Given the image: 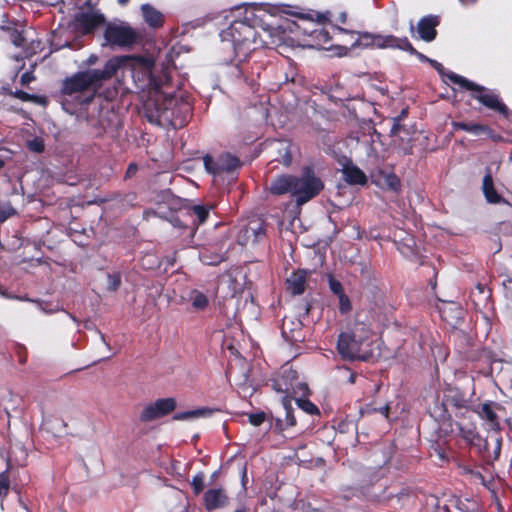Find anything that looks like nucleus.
<instances>
[{"label":"nucleus","mask_w":512,"mask_h":512,"mask_svg":"<svg viewBox=\"0 0 512 512\" xmlns=\"http://www.w3.org/2000/svg\"><path fill=\"white\" fill-rule=\"evenodd\" d=\"M416 134L414 126L401 125L396 131H394V127L390 129V136L393 137L395 148L404 156L413 153Z\"/></svg>","instance_id":"f8f14e48"},{"label":"nucleus","mask_w":512,"mask_h":512,"mask_svg":"<svg viewBox=\"0 0 512 512\" xmlns=\"http://www.w3.org/2000/svg\"><path fill=\"white\" fill-rule=\"evenodd\" d=\"M294 175L283 174L273 179L269 186L271 194L280 196L284 194H290L294 197Z\"/></svg>","instance_id":"f3484780"},{"label":"nucleus","mask_w":512,"mask_h":512,"mask_svg":"<svg viewBox=\"0 0 512 512\" xmlns=\"http://www.w3.org/2000/svg\"><path fill=\"white\" fill-rule=\"evenodd\" d=\"M272 145L275 153L272 162L289 166L292 162V143L289 140H275Z\"/></svg>","instance_id":"6ab92c4d"},{"label":"nucleus","mask_w":512,"mask_h":512,"mask_svg":"<svg viewBox=\"0 0 512 512\" xmlns=\"http://www.w3.org/2000/svg\"><path fill=\"white\" fill-rule=\"evenodd\" d=\"M14 352L18 358V362L21 365H24L27 362L28 359V352L24 345L16 344L14 348Z\"/></svg>","instance_id":"79ce46f5"},{"label":"nucleus","mask_w":512,"mask_h":512,"mask_svg":"<svg viewBox=\"0 0 512 512\" xmlns=\"http://www.w3.org/2000/svg\"><path fill=\"white\" fill-rule=\"evenodd\" d=\"M217 160L220 174L234 171L241 166L239 158L230 153L221 154Z\"/></svg>","instance_id":"cd10ccee"},{"label":"nucleus","mask_w":512,"mask_h":512,"mask_svg":"<svg viewBox=\"0 0 512 512\" xmlns=\"http://www.w3.org/2000/svg\"><path fill=\"white\" fill-rule=\"evenodd\" d=\"M118 4L121 5V6H125L129 0H117Z\"/></svg>","instance_id":"0e129e2a"},{"label":"nucleus","mask_w":512,"mask_h":512,"mask_svg":"<svg viewBox=\"0 0 512 512\" xmlns=\"http://www.w3.org/2000/svg\"><path fill=\"white\" fill-rule=\"evenodd\" d=\"M281 335L291 345L304 341L302 322L299 319L284 317L281 325Z\"/></svg>","instance_id":"4468645a"},{"label":"nucleus","mask_w":512,"mask_h":512,"mask_svg":"<svg viewBox=\"0 0 512 512\" xmlns=\"http://www.w3.org/2000/svg\"><path fill=\"white\" fill-rule=\"evenodd\" d=\"M136 199V194L135 193H128L125 195V200L128 201V202H132Z\"/></svg>","instance_id":"bf43d9fd"},{"label":"nucleus","mask_w":512,"mask_h":512,"mask_svg":"<svg viewBox=\"0 0 512 512\" xmlns=\"http://www.w3.org/2000/svg\"><path fill=\"white\" fill-rule=\"evenodd\" d=\"M271 388L275 392L283 394V397H293V384L288 377L284 375L271 379Z\"/></svg>","instance_id":"bb28decb"},{"label":"nucleus","mask_w":512,"mask_h":512,"mask_svg":"<svg viewBox=\"0 0 512 512\" xmlns=\"http://www.w3.org/2000/svg\"><path fill=\"white\" fill-rule=\"evenodd\" d=\"M440 24V17L427 15L422 17L417 24V32L421 40L432 42L437 37L436 27Z\"/></svg>","instance_id":"2eb2a0df"},{"label":"nucleus","mask_w":512,"mask_h":512,"mask_svg":"<svg viewBox=\"0 0 512 512\" xmlns=\"http://www.w3.org/2000/svg\"><path fill=\"white\" fill-rule=\"evenodd\" d=\"M345 372H347L349 374L348 376V382L350 384H354L356 382V378H357V374L355 372H352L350 369L348 368H345L344 369Z\"/></svg>","instance_id":"864d4df0"},{"label":"nucleus","mask_w":512,"mask_h":512,"mask_svg":"<svg viewBox=\"0 0 512 512\" xmlns=\"http://www.w3.org/2000/svg\"><path fill=\"white\" fill-rule=\"evenodd\" d=\"M220 36L223 42L231 43L235 58L240 62L246 60L260 46L255 27L246 20H234Z\"/></svg>","instance_id":"20e7f679"},{"label":"nucleus","mask_w":512,"mask_h":512,"mask_svg":"<svg viewBox=\"0 0 512 512\" xmlns=\"http://www.w3.org/2000/svg\"><path fill=\"white\" fill-rule=\"evenodd\" d=\"M213 413V410L209 408H198L195 410H189L184 412H178L173 415V420L176 421H184L190 420L198 417L210 416Z\"/></svg>","instance_id":"c85d7f7f"},{"label":"nucleus","mask_w":512,"mask_h":512,"mask_svg":"<svg viewBox=\"0 0 512 512\" xmlns=\"http://www.w3.org/2000/svg\"><path fill=\"white\" fill-rule=\"evenodd\" d=\"M11 460L7 459V467L0 473V497H6L10 490L9 471L11 469Z\"/></svg>","instance_id":"7c9ffc66"},{"label":"nucleus","mask_w":512,"mask_h":512,"mask_svg":"<svg viewBox=\"0 0 512 512\" xmlns=\"http://www.w3.org/2000/svg\"><path fill=\"white\" fill-rule=\"evenodd\" d=\"M105 22L106 19L102 13L80 12L74 17V30L81 35H89L104 25Z\"/></svg>","instance_id":"ddd939ff"},{"label":"nucleus","mask_w":512,"mask_h":512,"mask_svg":"<svg viewBox=\"0 0 512 512\" xmlns=\"http://www.w3.org/2000/svg\"><path fill=\"white\" fill-rule=\"evenodd\" d=\"M461 3L463 4H473L475 3L477 0H459Z\"/></svg>","instance_id":"680f3d73"},{"label":"nucleus","mask_w":512,"mask_h":512,"mask_svg":"<svg viewBox=\"0 0 512 512\" xmlns=\"http://www.w3.org/2000/svg\"><path fill=\"white\" fill-rule=\"evenodd\" d=\"M294 397H282V405L285 410V419H276L275 429L282 432L283 430L296 425V418L294 416V409L292 407V400Z\"/></svg>","instance_id":"b1692460"},{"label":"nucleus","mask_w":512,"mask_h":512,"mask_svg":"<svg viewBox=\"0 0 512 512\" xmlns=\"http://www.w3.org/2000/svg\"><path fill=\"white\" fill-rule=\"evenodd\" d=\"M193 214L198 219V224H203L209 217V208L203 205H195L192 208Z\"/></svg>","instance_id":"4c0bfd02"},{"label":"nucleus","mask_w":512,"mask_h":512,"mask_svg":"<svg viewBox=\"0 0 512 512\" xmlns=\"http://www.w3.org/2000/svg\"><path fill=\"white\" fill-rule=\"evenodd\" d=\"M10 39H11V42L16 47H23L24 44H25V37H24L22 31L13 30L11 35H10Z\"/></svg>","instance_id":"a18cd8bd"},{"label":"nucleus","mask_w":512,"mask_h":512,"mask_svg":"<svg viewBox=\"0 0 512 512\" xmlns=\"http://www.w3.org/2000/svg\"><path fill=\"white\" fill-rule=\"evenodd\" d=\"M107 289L111 292H115L119 289L121 285V275L120 273H109L107 275Z\"/></svg>","instance_id":"e433bc0d"},{"label":"nucleus","mask_w":512,"mask_h":512,"mask_svg":"<svg viewBox=\"0 0 512 512\" xmlns=\"http://www.w3.org/2000/svg\"><path fill=\"white\" fill-rule=\"evenodd\" d=\"M299 408L309 415H319L320 411L318 407L308 399H295Z\"/></svg>","instance_id":"f704fd0d"},{"label":"nucleus","mask_w":512,"mask_h":512,"mask_svg":"<svg viewBox=\"0 0 512 512\" xmlns=\"http://www.w3.org/2000/svg\"><path fill=\"white\" fill-rule=\"evenodd\" d=\"M135 59L134 56L130 55L115 56L110 58L102 69L78 71L62 81L61 94L73 96L92 90L93 93L88 96L77 97L81 104H89L92 102L95 92L102 87L105 81L110 80L120 68L130 64Z\"/></svg>","instance_id":"f03ea898"},{"label":"nucleus","mask_w":512,"mask_h":512,"mask_svg":"<svg viewBox=\"0 0 512 512\" xmlns=\"http://www.w3.org/2000/svg\"><path fill=\"white\" fill-rule=\"evenodd\" d=\"M376 48L378 49H398L405 51L410 55L416 56L420 61L424 62L427 57L421 52L417 51L407 37H397L392 34H380L376 38Z\"/></svg>","instance_id":"9b49d317"},{"label":"nucleus","mask_w":512,"mask_h":512,"mask_svg":"<svg viewBox=\"0 0 512 512\" xmlns=\"http://www.w3.org/2000/svg\"><path fill=\"white\" fill-rule=\"evenodd\" d=\"M495 407L498 408L499 404L489 401L478 406L475 412L490 425L492 430L500 431L501 427L499 418L494 411Z\"/></svg>","instance_id":"412c9836"},{"label":"nucleus","mask_w":512,"mask_h":512,"mask_svg":"<svg viewBox=\"0 0 512 512\" xmlns=\"http://www.w3.org/2000/svg\"><path fill=\"white\" fill-rule=\"evenodd\" d=\"M379 35L380 34H373V33H369V32L358 33V38L352 44V47L360 46V45H363L366 47H376V38Z\"/></svg>","instance_id":"2f4dec72"},{"label":"nucleus","mask_w":512,"mask_h":512,"mask_svg":"<svg viewBox=\"0 0 512 512\" xmlns=\"http://www.w3.org/2000/svg\"><path fill=\"white\" fill-rule=\"evenodd\" d=\"M500 450H501V438H498L497 439V443H496V448H495V459H497L500 455Z\"/></svg>","instance_id":"6e6d98bb"},{"label":"nucleus","mask_w":512,"mask_h":512,"mask_svg":"<svg viewBox=\"0 0 512 512\" xmlns=\"http://www.w3.org/2000/svg\"><path fill=\"white\" fill-rule=\"evenodd\" d=\"M308 273L304 269L293 271L286 279V289L292 295H301L305 292Z\"/></svg>","instance_id":"a211bd4d"},{"label":"nucleus","mask_w":512,"mask_h":512,"mask_svg":"<svg viewBox=\"0 0 512 512\" xmlns=\"http://www.w3.org/2000/svg\"><path fill=\"white\" fill-rule=\"evenodd\" d=\"M328 284H329L330 291L333 294H335L336 296H338L344 292L342 283L339 280H337L332 274L328 275Z\"/></svg>","instance_id":"ea45409f"},{"label":"nucleus","mask_w":512,"mask_h":512,"mask_svg":"<svg viewBox=\"0 0 512 512\" xmlns=\"http://www.w3.org/2000/svg\"><path fill=\"white\" fill-rule=\"evenodd\" d=\"M442 406L447 412L448 408L463 409L467 408L468 401L462 391L459 389H449L444 395Z\"/></svg>","instance_id":"4be33fe9"},{"label":"nucleus","mask_w":512,"mask_h":512,"mask_svg":"<svg viewBox=\"0 0 512 512\" xmlns=\"http://www.w3.org/2000/svg\"><path fill=\"white\" fill-rule=\"evenodd\" d=\"M192 307L196 310H204L209 304L208 297L199 290H192L190 293Z\"/></svg>","instance_id":"c756f323"},{"label":"nucleus","mask_w":512,"mask_h":512,"mask_svg":"<svg viewBox=\"0 0 512 512\" xmlns=\"http://www.w3.org/2000/svg\"><path fill=\"white\" fill-rule=\"evenodd\" d=\"M294 198L296 203L303 205L318 196L324 189V183L316 175L312 166H304L298 176L294 175Z\"/></svg>","instance_id":"39448f33"},{"label":"nucleus","mask_w":512,"mask_h":512,"mask_svg":"<svg viewBox=\"0 0 512 512\" xmlns=\"http://www.w3.org/2000/svg\"><path fill=\"white\" fill-rule=\"evenodd\" d=\"M426 61H429V62L432 64V66H433L434 68H436L439 72H441V71L443 70V66H442V64H440V63H439V62H437L436 60H430V59H428V58H427V60H426Z\"/></svg>","instance_id":"5fc2aeb1"},{"label":"nucleus","mask_w":512,"mask_h":512,"mask_svg":"<svg viewBox=\"0 0 512 512\" xmlns=\"http://www.w3.org/2000/svg\"><path fill=\"white\" fill-rule=\"evenodd\" d=\"M177 407V401L173 397L160 398L144 407L140 413L141 422H151L172 413Z\"/></svg>","instance_id":"9d476101"},{"label":"nucleus","mask_w":512,"mask_h":512,"mask_svg":"<svg viewBox=\"0 0 512 512\" xmlns=\"http://www.w3.org/2000/svg\"><path fill=\"white\" fill-rule=\"evenodd\" d=\"M452 127L455 131H466L479 138L480 140H491L494 143L504 141V137L487 124L466 121H453Z\"/></svg>","instance_id":"1a4fd4ad"},{"label":"nucleus","mask_w":512,"mask_h":512,"mask_svg":"<svg viewBox=\"0 0 512 512\" xmlns=\"http://www.w3.org/2000/svg\"><path fill=\"white\" fill-rule=\"evenodd\" d=\"M482 191L488 203L500 204L506 202L505 199L495 189L492 172L490 168H486V173L482 181Z\"/></svg>","instance_id":"aec40b11"},{"label":"nucleus","mask_w":512,"mask_h":512,"mask_svg":"<svg viewBox=\"0 0 512 512\" xmlns=\"http://www.w3.org/2000/svg\"><path fill=\"white\" fill-rule=\"evenodd\" d=\"M138 171V165L135 162H132L128 165L126 173H125V179L132 178Z\"/></svg>","instance_id":"09e8293b"},{"label":"nucleus","mask_w":512,"mask_h":512,"mask_svg":"<svg viewBox=\"0 0 512 512\" xmlns=\"http://www.w3.org/2000/svg\"><path fill=\"white\" fill-rule=\"evenodd\" d=\"M229 497L223 488H211L204 492L203 504L207 511H213L227 506Z\"/></svg>","instance_id":"dca6fc26"},{"label":"nucleus","mask_w":512,"mask_h":512,"mask_svg":"<svg viewBox=\"0 0 512 512\" xmlns=\"http://www.w3.org/2000/svg\"><path fill=\"white\" fill-rule=\"evenodd\" d=\"M361 329L364 330V327ZM358 330L359 329L355 327L354 330L350 332H341L339 334L337 351L342 359L350 361L368 360L370 355L367 352H362L361 347L368 338L369 330L363 331L361 334L358 333Z\"/></svg>","instance_id":"423d86ee"},{"label":"nucleus","mask_w":512,"mask_h":512,"mask_svg":"<svg viewBox=\"0 0 512 512\" xmlns=\"http://www.w3.org/2000/svg\"><path fill=\"white\" fill-rule=\"evenodd\" d=\"M144 83L138 87L147 90L149 97L144 103V114L148 122L160 127L182 128L192 116V105L183 97L165 94L161 91L163 80L151 70L143 71Z\"/></svg>","instance_id":"f257e3e1"},{"label":"nucleus","mask_w":512,"mask_h":512,"mask_svg":"<svg viewBox=\"0 0 512 512\" xmlns=\"http://www.w3.org/2000/svg\"><path fill=\"white\" fill-rule=\"evenodd\" d=\"M342 173L345 181L350 185H365L367 183L366 174L352 162L343 166Z\"/></svg>","instance_id":"393cba45"},{"label":"nucleus","mask_w":512,"mask_h":512,"mask_svg":"<svg viewBox=\"0 0 512 512\" xmlns=\"http://www.w3.org/2000/svg\"><path fill=\"white\" fill-rule=\"evenodd\" d=\"M409 113L408 107H405L401 110V112L393 118L392 127H394V131L398 129L399 126L405 125L403 121L407 118Z\"/></svg>","instance_id":"c03bdc74"},{"label":"nucleus","mask_w":512,"mask_h":512,"mask_svg":"<svg viewBox=\"0 0 512 512\" xmlns=\"http://www.w3.org/2000/svg\"><path fill=\"white\" fill-rule=\"evenodd\" d=\"M337 30L340 32V33H344V32H347L345 29L343 28H340V27H337Z\"/></svg>","instance_id":"338daca9"},{"label":"nucleus","mask_w":512,"mask_h":512,"mask_svg":"<svg viewBox=\"0 0 512 512\" xmlns=\"http://www.w3.org/2000/svg\"><path fill=\"white\" fill-rule=\"evenodd\" d=\"M98 60V57L96 55H91L88 59H87V64L88 65H94L96 63V61Z\"/></svg>","instance_id":"13d9d810"},{"label":"nucleus","mask_w":512,"mask_h":512,"mask_svg":"<svg viewBox=\"0 0 512 512\" xmlns=\"http://www.w3.org/2000/svg\"><path fill=\"white\" fill-rule=\"evenodd\" d=\"M266 230V222L261 219H255L249 221L245 227L244 233L247 240H251L252 243H258L265 238Z\"/></svg>","instance_id":"5701e85b"},{"label":"nucleus","mask_w":512,"mask_h":512,"mask_svg":"<svg viewBox=\"0 0 512 512\" xmlns=\"http://www.w3.org/2000/svg\"><path fill=\"white\" fill-rule=\"evenodd\" d=\"M319 40H323L324 42H328L331 40V37L329 35V32L322 29L318 32V35L316 36Z\"/></svg>","instance_id":"8fccbe9b"},{"label":"nucleus","mask_w":512,"mask_h":512,"mask_svg":"<svg viewBox=\"0 0 512 512\" xmlns=\"http://www.w3.org/2000/svg\"><path fill=\"white\" fill-rule=\"evenodd\" d=\"M476 289L479 291V293H484L485 292V285L481 284V283H478L476 285Z\"/></svg>","instance_id":"052dcab7"},{"label":"nucleus","mask_w":512,"mask_h":512,"mask_svg":"<svg viewBox=\"0 0 512 512\" xmlns=\"http://www.w3.org/2000/svg\"><path fill=\"white\" fill-rule=\"evenodd\" d=\"M390 412V406L388 404L377 408V413L382 414L385 418H388Z\"/></svg>","instance_id":"603ef678"},{"label":"nucleus","mask_w":512,"mask_h":512,"mask_svg":"<svg viewBox=\"0 0 512 512\" xmlns=\"http://www.w3.org/2000/svg\"><path fill=\"white\" fill-rule=\"evenodd\" d=\"M380 174L383 177L385 187L395 192H398L400 190L401 181L400 178L395 173H384L383 171H381Z\"/></svg>","instance_id":"473e14b6"},{"label":"nucleus","mask_w":512,"mask_h":512,"mask_svg":"<svg viewBox=\"0 0 512 512\" xmlns=\"http://www.w3.org/2000/svg\"><path fill=\"white\" fill-rule=\"evenodd\" d=\"M144 21L152 28H159L164 23V15L150 4L141 6Z\"/></svg>","instance_id":"a878e982"},{"label":"nucleus","mask_w":512,"mask_h":512,"mask_svg":"<svg viewBox=\"0 0 512 512\" xmlns=\"http://www.w3.org/2000/svg\"><path fill=\"white\" fill-rule=\"evenodd\" d=\"M28 148L36 153H42L44 151V143L41 139H33L28 142Z\"/></svg>","instance_id":"49530a36"},{"label":"nucleus","mask_w":512,"mask_h":512,"mask_svg":"<svg viewBox=\"0 0 512 512\" xmlns=\"http://www.w3.org/2000/svg\"><path fill=\"white\" fill-rule=\"evenodd\" d=\"M234 512H247V510L246 509H238V510H236Z\"/></svg>","instance_id":"774afa93"},{"label":"nucleus","mask_w":512,"mask_h":512,"mask_svg":"<svg viewBox=\"0 0 512 512\" xmlns=\"http://www.w3.org/2000/svg\"><path fill=\"white\" fill-rule=\"evenodd\" d=\"M266 420V413L259 411L256 413L249 414V423L255 427L260 426Z\"/></svg>","instance_id":"37998d69"},{"label":"nucleus","mask_w":512,"mask_h":512,"mask_svg":"<svg viewBox=\"0 0 512 512\" xmlns=\"http://www.w3.org/2000/svg\"><path fill=\"white\" fill-rule=\"evenodd\" d=\"M14 97L21 100V101H25V102H33V103H37V104H43L45 102V98L44 97H41V96H38V95H35V94H30L28 92H25L23 90H16L14 93H13Z\"/></svg>","instance_id":"72a5a7b5"},{"label":"nucleus","mask_w":512,"mask_h":512,"mask_svg":"<svg viewBox=\"0 0 512 512\" xmlns=\"http://www.w3.org/2000/svg\"><path fill=\"white\" fill-rule=\"evenodd\" d=\"M87 125L95 137H101L109 129L118 127V117L113 110L102 107L93 108L86 116Z\"/></svg>","instance_id":"0eeeda50"},{"label":"nucleus","mask_w":512,"mask_h":512,"mask_svg":"<svg viewBox=\"0 0 512 512\" xmlns=\"http://www.w3.org/2000/svg\"><path fill=\"white\" fill-rule=\"evenodd\" d=\"M5 166V161L0 158V170Z\"/></svg>","instance_id":"69168bd1"},{"label":"nucleus","mask_w":512,"mask_h":512,"mask_svg":"<svg viewBox=\"0 0 512 512\" xmlns=\"http://www.w3.org/2000/svg\"><path fill=\"white\" fill-rule=\"evenodd\" d=\"M34 77L29 72H25L21 75V84L25 85L28 84L31 80H33Z\"/></svg>","instance_id":"3c124183"},{"label":"nucleus","mask_w":512,"mask_h":512,"mask_svg":"<svg viewBox=\"0 0 512 512\" xmlns=\"http://www.w3.org/2000/svg\"><path fill=\"white\" fill-rule=\"evenodd\" d=\"M346 17H347V16H346V14H345V13H341V15H340V21H341L342 23H345V22H346Z\"/></svg>","instance_id":"e2e57ef3"},{"label":"nucleus","mask_w":512,"mask_h":512,"mask_svg":"<svg viewBox=\"0 0 512 512\" xmlns=\"http://www.w3.org/2000/svg\"><path fill=\"white\" fill-rule=\"evenodd\" d=\"M446 76L453 84L459 85L460 88L469 91L471 99L476 100L483 107L498 113L512 123V111H510L496 91L470 81L452 71L448 72Z\"/></svg>","instance_id":"7ed1b4c3"},{"label":"nucleus","mask_w":512,"mask_h":512,"mask_svg":"<svg viewBox=\"0 0 512 512\" xmlns=\"http://www.w3.org/2000/svg\"><path fill=\"white\" fill-rule=\"evenodd\" d=\"M13 208H5L0 206V223L6 221L9 217L14 214Z\"/></svg>","instance_id":"de8ad7c7"},{"label":"nucleus","mask_w":512,"mask_h":512,"mask_svg":"<svg viewBox=\"0 0 512 512\" xmlns=\"http://www.w3.org/2000/svg\"><path fill=\"white\" fill-rule=\"evenodd\" d=\"M193 492L195 495H199L203 489H204V476L202 473H198L195 476H193L192 482H191Z\"/></svg>","instance_id":"a19ab883"},{"label":"nucleus","mask_w":512,"mask_h":512,"mask_svg":"<svg viewBox=\"0 0 512 512\" xmlns=\"http://www.w3.org/2000/svg\"><path fill=\"white\" fill-rule=\"evenodd\" d=\"M203 162H204L205 169L210 174H213V175H219L220 174L219 167H218V160L217 159H214L210 155H206L203 158Z\"/></svg>","instance_id":"c9c22d12"},{"label":"nucleus","mask_w":512,"mask_h":512,"mask_svg":"<svg viewBox=\"0 0 512 512\" xmlns=\"http://www.w3.org/2000/svg\"><path fill=\"white\" fill-rule=\"evenodd\" d=\"M339 299V312L342 315L349 313L352 310V304L350 298L343 292L337 296Z\"/></svg>","instance_id":"58836bf2"},{"label":"nucleus","mask_w":512,"mask_h":512,"mask_svg":"<svg viewBox=\"0 0 512 512\" xmlns=\"http://www.w3.org/2000/svg\"><path fill=\"white\" fill-rule=\"evenodd\" d=\"M365 411L367 412V414L377 413V408L372 407L371 404H367Z\"/></svg>","instance_id":"4d7b16f0"},{"label":"nucleus","mask_w":512,"mask_h":512,"mask_svg":"<svg viewBox=\"0 0 512 512\" xmlns=\"http://www.w3.org/2000/svg\"><path fill=\"white\" fill-rule=\"evenodd\" d=\"M138 35L130 26L109 23L104 30V39L110 46L130 47L137 42Z\"/></svg>","instance_id":"6e6552de"}]
</instances>
